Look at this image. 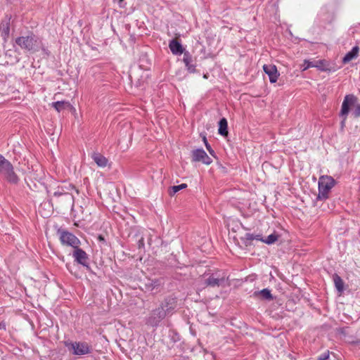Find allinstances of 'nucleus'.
I'll list each match as a JSON object with an SVG mask.
<instances>
[{
    "instance_id": "nucleus-1",
    "label": "nucleus",
    "mask_w": 360,
    "mask_h": 360,
    "mask_svg": "<svg viewBox=\"0 0 360 360\" xmlns=\"http://www.w3.org/2000/svg\"><path fill=\"white\" fill-rule=\"evenodd\" d=\"M0 175L11 184H17L19 181V177L15 172L13 165L1 154H0Z\"/></svg>"
},
{
    "instance_id": "nucleus-2",
    "label": "nucleus",
    "mask_w": 360,
    "mask_h": 360,
    "mask_svg": "<svg viewBox=\"0 0 360 360\" xmlns=\"http://www.w3.org/2000/svg\"><path fill=\"white\" fill-rule=\"evenodd\" d=\"M334 185L335 181L331 176H321L319 180V194L316 199H327L328 198L329 192Z\"/></svg>"
},
{
    "instance_id": "nucleus-3",
    "label": "nucleus",
    "mask_w": 360,
    "mask_h": 360,
    "mask_svg": "<svg viewBox=\"0 0 360 360\" xmlns=\"http://www.w3.org/2000/svg\"><path fill=\"white\" fill-rule=\"evenodd\" d=\"M64 345L73 355L82 356L91 353V347L89 345L85 342H72L67 340L64 342Z\"/></svg>"
},
{
    "instance_id": "nucleus-4",
    "label": "nucleus",
    "mask_w": 360,
    "mask_h": 360,
    "mask_svg": "<svg viewBox=\"0 0 360 360\" xmlns=\"http://www.w3.org/2000/svg\"><path fill=\"white\" fill-rule=\"evenodd\" d=\"M15 43L21 49H25L29 51H36L39 46L38 38L34 35L27 37H20L15 39Z\"/></svg>"
},
{
    "instance_id": "nucleus-5",
    "label": "nucleus",
    "mask_w": 360,
    "mask_h": 360,
    "mask_svg": "<svg viewBox=\"0 0 360 360\" xmlns=\"http://www.w3.org/2000/svg\"><path fill=\"white\" fill-rule=\"evenodd\" d=\"M358 102V98L353 94L346 95L344 101L342 103L341 110L340 112V115L343 118L342 122H344L349 112L352 111L355 108V105Z\"/></svg>"
},
{
    "instance_id": "nucleus-6",
    "label": "nucleus",
    "mask_w": 360,
    "mask_h": 360,
    "mask_svg": "<svg viewBox=\"0 0 360 360\" xmlns=\"http://www.w3.org/2000/svg\"><path fill=\"white\" fill-rule=\"evenodd\" d=\"M58 233L63 245L70 246L73 248L79 247L81 242L73 233L65 230H58Z\"/></svg>"
},
{
    "instance_id": "nucleus-7",
    "label": "nucleus",
    "mask_w": 360,
    "mask_h": 360,
    "mask_svg": "<svg viewBox=\"0 0 360 360\" xmlns=\"http://www.w3.org/2000/svg\"><path fill=\"white\" fill-rule=\"evenodd\" d=\"M227 280L226 274L224 271H217L212 274L206 280L205 284L211 287H219L224 285Z\"/></svg>"
},
{
    "instance_id": "nucleus-8",
    "label": "nucleus",
    "mask_w": 360,
    "mask_h": 360,
    "mask_svg": "<svg viewBox=\"0 0 360 360\" xmlns=\"http://www.w3.org/2000/svg\"><path fill=\"white\" fill-rule=\"evenodd\" d=\"M166 314L165 309L160 307L151 312L150 316L147 319L146 323L150 326H156L165 317Z\"/></svg>"
},
{
    "instance_id": "nucleus-9",
    "label": "nucleus",
    "mask_w": 360,
    "mask_h": 360,
    "mask_svg": "<svg viewBox=\"0 0 360 360\" xmlns=\"http://www.w3.org/2000/svg\"><path fill=\"white\" fill-rule=\"evenodd\" d=\"M192 160L193 162H202L205 165H210L212 162L202 148H198L192 151Z\"/></svg>"
},
{
    "instance_id": "nucleus-10",
    "label": "nucleus",
    "mask_w": 360,
    "mask_h": 360,
    "mask_svg": "<svg viewBox=\"0 0 360 360\" xmlns=\"http://www.w3.org/2000/svg\"><path fill=\"white\" fill-rule=\"evenodd\" d=\"M75 189V186L70 184H68V186H60L58 187V190L53 193V196L60 197L62 195H65L68 198L70 201L73 202L74 197L72 194H70L69 192Z\"/></svg>"
},
{
    "instance_id": "nucleus-11",
    "label": "nucleus",
    "mask_w": 360,
    "mask_h": 360,
    "mask_svg": "<svg viewBox=\"0 0 360 360\" xmlns=\"http://www.w3.org/2000/svg\"><path fill=\"white\" fill-rule=\"evenodd\" d=\"M263 70L264 72L269 76L271 83H275L279 76L277 68L274 65H264Z\"/></svg>"
},
{
    "instance_id": "nucleus-12",
    "label": "nucleus",
    "mask_w": 360,
    "mask_h": 360,
    "mask_svg": "<svg viewBox=\"0 0 360 360\" xmlns=\"http://www.w3.org/2000/svg\"><path fill=\"white\" fill-rule=\"evenodd\" d=\"M75 250L73 252V257L75 260L79 264L86 266H87V259L88 257L86 253L79 247L74 248Z\"/></svg>"
},
{
    "instance_id": "nucleus-13",
    "label": "nucleus",
    "mask_w": 360,
    "mask_h": 360,
    "mask_svg": "<svg viewBox=\"0 0 360 360\" xmlns=\"http://www.w3.org/2000/svg\"><path fill=\"white\" fill-rule=\"evenodd\" d=\"M176 307V299L174 297L169 296L165 298L160 307L165 309L166 313L172 311Z\"/></svg>"
},
{
    "instance_id": "nucleus-14",
    "label": "nucleus",
    "mask_w": 360,
    "mask_h": 360,
    "mask_svg": "<svg viewBox=\"0 0 360 360\" xmlns=\"http://www.w3.org/2000/svg\"><path fill=\"white\" fill-rule=\"evenodd\" d=\"M169 47L174 55H181L184 53L182 45L176 39H172L169 41Z\"/></svg>"
},
{
    "instance_id": "nucleus-15",
    "label": "nucleus",
    "mask_w": 360,
    "mask_h": 360,
    "mask_svg": "<svg viewBox=\"0 0 360 360\" xmlns=\"http://www.w3.org/2000/svg\"><path fill=\"white\" fill-rule=\"evenodd\" d=\"M183 61L188 70L190 72H194L195 70V65L192 63V57L188 51H185L184 53Z\"/></svg>"
},
{
    "instance_id": "nucleus-16",
    "label": "nucleus",
    "mask_w": 360,
    "mask_h": 360,
    "mask_svg": "<svg viewBox=\"0 0 360 360\" xmlns=\"http://www.w3.org/2000/svg\"><path fill=\"white\" fill-rule=\"evenodd\" d=\"M91 158L98 167H105L108 164V160L98 153H94Z\"/></svg>"
},
{
    "instance_id": "nucleus-17",
    "label": "nucleus",
    "mask_w": 360,
    "mask_h": 360,
    "mask_svg": "<svg viewBox=\"0 0 360 360\" xmlns=\"http://www.w3.org/2000/svg\"><path fill=\"white\" fill-rule=\"evenodd\" d=\"M359 53V47L354 46L349 52H348L343 58V62L345 63H348L356 58Z\"/></svg>"
},
{
    "instance_id": "nucleus-18",
    "label": "nucleus",
    "mask_w": 360,
    "mask_h": 360,
    "mask_svg": "<svg viewBox=\"0 0 360 360\" xmlns=\"http://www.w3.org/2000/svg\"><path fill=\"white\" fill-rule=\"evenodd\" d=\"M228 123L226 118H222L219 122V129L218 132L222 136H226L228 134Z\"/></svg>"
},
{
    "instance_id": "nucleus-19",
    "label": "nucleus",
    "mask_w": 360,
    "mask_h": 360,
    "mask_svg": "<svg viewBox=\"0 0 360 360\" xmlns=\"http://www.w3.org/2000/svg\"><path fill=\"white\" fill-rule=\"evenodd\" d=\"M333 281L335 286L339 292H342L344 290V282L342 279L337 274L333 276Z\"/></svg>"
},
{
    "instance_id": "nucleus-20",
    "label": "nucleus",
    "mask_w": 360,
    "mask_h": 360,
    "mask_svg": "<svg viewBox=\"0 0 360 360\" xmlns=\"http://www.w3.org/2000/svg\"><path fill=\"white\" fill-rule=\"evenodd\" d=\"M51 105L58 111L60 112L65 108L70 106L69 102L67 101H56L52 103Z\"/></svg>"
},
{
    "instance_id": "nucleus-21",
    "label": "nucleus",
    "mask_w": 360,
    "mask_h": 360,
    "mask_svg": "<svg viewBox=\"0 0 360 360\" xmlns=\"http://www.w3.org/2000/svg\"><path fill=\"white\" fill-rule=\"evenodd\" d=\"M257 295H259L263 299L266 300H273V296L271 293V290L268 288H264L260 291L255 292Z\"/></svg>"
},
{
    "instance_id": "nucleus-22",
    "label": "nucleus",
    "mask_w": 360,
    "mask_h": 360,
    "mask_svg": "<svg viewBox=\"0 0 360 360\" xmlns=\"http://www.w3.org/2000/svg\"><path fill=\"white\" fill-rule=\"evenodd\" d=\"M186 187H187V185L186 184H181L178 186H172L169 188V193L170 195H173L178 191H179L184 188H186Z\"/></svg>"
},
{
    "instance_id": "nucleus-23",
    "label": "nucleus",
    "mask_w": 360,
    "mask_h": 360,
    "mask_svg": "<svg viewBox=\"0 0 360 360\" xmlns=\"http://www.w3.org/2000/svg\"><path fill=\"white\" fill-rule=\"evenodd\" d=\"M278 240V236L275 233L270 234L267 236L264 240H262L264 243L266 244H273Z\"/></svg>"
},
{
    "instance_id": "nucleus-24",
    "label": "nucleus",
    "mask_w": 360,
    "mask_h": 360,
    "mask_svg": "<svg viewBox=\"0 0 360 360\" xmlns=\"http://www.w3.org/2000/svg\"><path fill=\"white\" fill-rule=\"evenodd\" d=\"M352 116L354 118H357L360 117V103L357 102L356 105H355V108L352 111Z\"/></svg>"
},
{
    "instance_id": "nucleus-25",
    "label": "nucleus",
    "mask_w": 360,
    "mask_h": 360,
    "mask_svg": "<svg viewBox=\"0 0 360 360\" xmlns=\"http://www.w3.org/2000/svg\"><path fill=\"white\" fill-rule=\"evenodd\" d=\"M315 66L312 62H310L309 60H304L303 64L301 65V69L302 71H305L310 67Z\"/></svg>"
},
{
    "instance_id": "nucleus-26",
    "label": "nucleus",
    "mask_w": 360,
    "mask_h": 360,
    "mask_svg": "<svg viewBox=\"0 0 360 360\" xmlns=\"http://www.w3.org/2000/svg\"><path fill=\"white\" fill-rule=\"evenodd\" d=\"M259 237H260V236H259V235L254 236L252 233H246L245 234V238L248 240H261Z\"/></svg>"
},
{
    "instance_id": "nucleus-27",
    "label": "nucleus",
    "mask_w": 360,
    "mask_h": 360,
    "mask_svg": "<svg viewBox=\"0 0 360 360\" xmlns=\"http://www.w3.org/2000/svg\"><path fill=\"white\" fill-rule=\"evenodd\" d=\"M329 358V351H327L319 357V360H326Z\"/></svg>"
},
{
    "instance_id": "nucleus-28",
    "label": "nucleus",
    "mask_w": 360,
    "mask_h": 360,
    "mask_svg": "<svg viewBox=\"0 0 360 360\" xmlns=\"http://www.w3.org/2000/svg\"><path fill=\"white\" fill-rule=\"evenodd\" d=\"M205 146H206V148L207 149L209 150V152L212 154L213 153V150H212L210 146L207 143L206 141V139L205 138Z\"/></svg>"
},
{
    "instance_id": "nucleus-29",
    "label": "nucleus",
    "mask_w": 360,
    "mask_h": 360,
    "mask_svg": "<svg viewBox=\"0 0 360 360\" xmlns=\"http://www.w3.org/2000/svg\"><path fill=\"white\" fill-rule=\"evenodd\" d=\"M321 64H322V61H319V63H316V67L317 68L321 69V70H326V68H323V67H322V66L321 65Z\"/></svg>"
},
{
    "instance_id": "nucleus-30",
    "label": "nucleus",
    "mask_w": 360,
    "mask_h": 360,
    "mask_svg": "<svg viewBox=\"0 0 360 360\" xmlns=\"http://www.w3.org/2000/svg\"><path fill=\"white\" fill-rule=\"evenodd\" d=\"M139 243H141L143 244V238H141L140 240H139Z\"/></svg>"
},
{
    "instance_id": "nucleus-31",
    "label": "nucleus",
    "mask_w": 360,
    "mask_h": 360,
    "mask_svg": "<svg viewBox=\"0 0 360 360\" xmlns=\"http://www.w3.org/2000/svg\"><path fill=\"white\" fill-rule=\"evenodd\" d=\"M6 34H8V27L6 28Z\"/></svg>"
},
{
    "instance_id": "nucleus-32",
    "label": "nucleus",
    "mask_w": 360,
    "mask_h": 360,
    "mask_svg": "<svg viewBox=\"0 0 360 360\" xmlns=\"http://www.w3.org/2000/svg\"><path fill=\"white\" fill-rule=\"evenodd\" d=\"M41 215H44V217H46V214L41 213Z\"/></svg>"
},
{
    "instance_id": "nucleus-33",
    "label": "nucleus",
    "mask_w": 360,
    "mask_h": 360,
    "mask_svg": "<svg viewBox=\"0 0 360 360\" xmlns=\"http://www.w3.org/2000/svg\"><path fill=\"white\" fill-rule=\"evenodd\" d=\"M41 215H44V217H46V214L41 213Z\"/></svg>"
},
{
    "instance_id": "nucleus-34",
    "label": "nucleus",
    "mask_w": 360,
    "mask_h": 360,
    "mask_svg": "<svg viewBox=\"0 0 360 360\" xmlns=\"http://www.w3.org/2000/svg\"><path fill=\"white\" fill-rule=\"evenodd\" d=\"M41 215H44V217H46V214L41 213Z\"/></svg>"
},
{
    "instance_id": "nucleus-35",
    "label": "nucleus",
    "mask_w": 360,
    "mask_h": 360,
    "mask_svg": "<svg viewBox=\"0 0 360 360\" xmlns=\"http://www.w3.org/2000/svg\"><path fill=\"white\" fill-rule=\"evenodd\" d=\"M312 179H315V176H312Z\"/></svg>"
}]
</instances>
